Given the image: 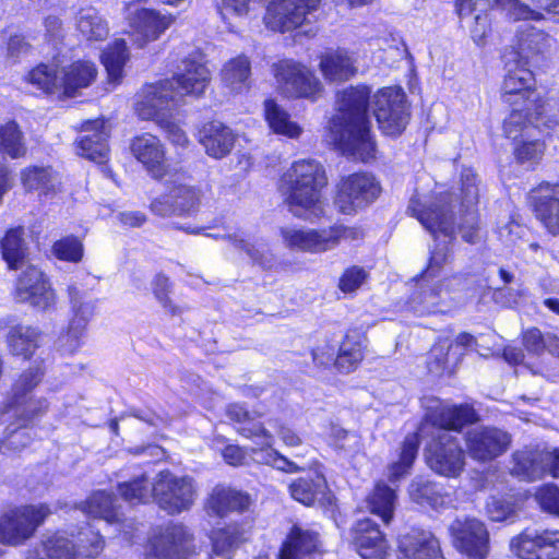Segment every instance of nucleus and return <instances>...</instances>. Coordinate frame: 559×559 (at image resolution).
<instances>
[{
    "instance_id": "nucleus-12",
    "label": "nucleus",
    "mask_w": 559,
    "mask_h": 559,
    "mask_svg": "<svg viewBox=\"0 0 559 559\" xmlns=\"http://www.w3.org/2000/svg\"><path fill=\"white\" fill-rule=\"evenodd\" d=\"M50 513L48 507L26 506L0 516V544L19 546L29 539Z\"/></svg>"
},
{
    "instance_id": "nucleus-25",
    "label": "nucleus",
    "mask_w": 559,
    "mask_h": 559,
    "mask_svg": "<svg viewBox=\"0 0 559 559\" xmlns=\"http://www.w3.org/2000/svg\"><path fill=\"white\" fill-rule=\"evenodd\" d=\"M109 127L102 119L86 121L76 139L79 154L90 160L102 164L106 162Z\"/></svg>"
},
{
    "instance_id": "nucleus-4",
    "label": "nucleus",
    "mask_w": 559,
    "mask_h": 559,
    "mask_svg": "<svg viewBox=\"0 0 559 559\" xmlns=\"http://www.w3.org/2000/svg\"><path fill=\"white\" fill-rule=\"evenodd\" d=\"M96 68L88 61H78L68 69H58L40 64L33 69L28 79L29 82L46 93L62 92L67 96H73L78 90L87 87L96 78Z\"/></svg>"
},
{
    "instance_id": "nucleus-18",
    "label": "nucleus",
    "mask_w": 559,
    "mask_h": 559,
    "mask_svg": "<svg viewBox=\"0 0 559 559\" xmlns=\"http://www.w3.org/2000/svg\"><path fill=\"white\" fill-rule=\"evenodd\" d=\"M139 97L135 104L138 116L142 120H154L156 123L166 121L169 111L179 105L174 83L169 80L145 86Z\"/></svg>"
},
{
    "instance_id": "nucleus-28",
    "label": "nucleus",
    "mask_w": 559,
    "mask_h": 559,
    "mask_svg": "<svg viewBox=\"0 0 559 559\" xmlns=\"http://www.w3.org/2000/svg\"><path fill=\"white\" fill-rule=\"evenodd\" d=\"M174 22L173 15L160 14L155 10L142 9L131 17L135 41L142 48L146 43L156 40Z\"/></svg>"
},
{
    "instance_id": "nucleus-54",
    "label": "nucleus",
    "mask_w": 559,
    "mask_h": 559,
    "mask_svg": "<svg viewBox=\"0 0 559 559\" xmlns=\"http://www.w3.org/2000/svg\"><path fill=\"white\" fill-rule=\"evenodd\" d=\"M173 199L178 215L191 214L200 205V191L189 186H178L173 189Z\"/></svg>"
},
{
    "instance_id": "nucleus-56",
    "label": "nucleus",
    "mask_w": 559,
    "mask_h": 559,
    "mask_svg": "<svg viewBox=\"0 0 559 559\" xmlns=\"http://www.w3.org/2000/svg\"><path fill=\"white\" fill-rule=\"evenodd\" d=\"M409 491L413 499L418 503L436 506L440 500V492L437 484L424 478L413 480Z\"/></svg>"
},
{
    "instance_id": "nucleus-3",
    "label": "nucleus",
    "mask_w": 559,
    "mask_h": 559,
    "mask_svg": "<svg viewBox=\"0 0 559 559\" xmlns=\"http://www.w3.org/2000/svg\"><path fill=\"white\" fill-rule=\"evenodd\" d=\"M430 420L444 431L429 445L427 463L441 476L457 477L464 469L465 456L460 442L448 430L460 431L477 421L478 415L468 404L441 406L430 415Z\"/></svg>"
},
{
    "instance_id": "nucleus-51",
    "label": "nucleus",
    "mask_w": 559,
    "mask_h": 559,
    "mask_svg": "<svg viewBox=\"0 0 559 559\" xmlns=\"http://www.w3.org/2000/svg\"><path fill=\"white\" fill-rule=\"evenodd\" d=\"M120 496L130 503H145L153 500V480L142 474L130 481L119 484Z\"/></svg>"
},
{
    "instance_id": "nucleus-16",
    "label": "nucleus",
    "mask_w": 559,
    "mask_h": 559,
    "mask_svg": "<svg viewBox=\"0 0 559 559\" xmlns=\"http://www.w3.org/2000/svg\"><path fill=\"white\" fill-rule=\"evenodd\" d=\"M467 454L475 461L489 462L503 454L511 444V435L491 426H478L464 435Z\"/></svg>"
},
{
    "instance_id": "nucleus-11",
    "label": "nucleus",
    "mask_w": 559,
    "mask_h": 559,
    "mask_svg": "<svg viewBox=\"0 0 559 559\" xmlns=\"http://www.w3.org/2000/svg\"><path fill=\"white\" fill-rule=\"evenodd\" d=\"M373 115L381 131L391 136L400 135L406 128L409 111L406 94L401 87L378 91L372 97Z\"/></svg>"
},
{
    "instance_id": "nucleus-24",
    "label": "nucleus",
    "mask_w": 559,
    "mask_h": 559,
    "mask_svg": "<svg viewBox=\"0 0 559 559\" xmlns=\"http://www.w3.org/2000/svg\"><path fill=\"white\" fill-rule=\"evenodd\" d=\"M536 218L552 235L559 234V185L543 182L531 191Z\"/></svg>"
},
{
    "instance_id": "nucleus-20",
    "label": "nucleus",
    "mask_w": 559,
    "mask_h": 559,
    "mask_svg": "<svg viewBox=\"0 0 559 559\" xmlns=\"http://www.w3.org/2000/svg\"><path fill=\"white\" fill-rule=\"evenodd\" d=\"M510 550L520 559H559V531L525 530L511 539Z\"/></svg>"
},
{
    "instance_id": "nucleus-63",
    "label": "nucleus",
    "mask_w": 559,
    "mask_h": 559,
    "mask_svg": "<svg viewBox=\"0 0 559 559\" xmlns=\"http://www.w3.org/2000/svg\"><path fill=\"white\" fill-rule=\"evenodd\" d=\"M23 425L12 430L8 429L5 439L2 441V448L7 450L21 451L31 442V433L25 429V421L21 419Z\"/></svg>"
},
{
    "instance_id": "nucleus-39",
    "label": "nucleus",
    "mask_w": 559,
    "mask_h": 559,
    "mask_svg": "<svg viewBox=\"0 0 559 559\" xmlns=\"http://www.w3.org/2000/svg\"><path fill=\"white\" fill-rule=\"evenodd\" d=\"M555 39L535 27H525L518 33V53L521 58L531 59L548 53Z\"/></svg>"
},
{
    "instance_id": "nucleus-6",
    "label": "nucleus",
    "mask_w": 559,
    "mask_h": 559,
    "mask_svg": "<svg viewBox=\"0 0 559 559\" xmlns=\"http://www.w3.org/2000/svg\"><path fill=\"white\" fill-rule=\"evenodd\" d=\"M104 546L103 536L86 528L80 532L76 545L64 536L55 534L29 550L26 559H75L76 557L92 559L103 551Z\"/></svg>"
},
{
    "instance_id": "nucleus-34",
    "label": "nucleus",
    "mask_w": 559,
    "mask_h": 559,
    "mask_svg": "<svg viewBox=\"0 0 559 559\" xmlns=\"http://www.w3.org/2000/svg\"><path fill=\"white\" fill-rule=\"evenodd\" d=\"M512 111L503 121L507 138L516 141L519 138H532L538 129V121L544 114V107L526 110L525 105L511 106Z\"/></svg>"
},
{
    "instance_id": "nucleus-64",
    "label": "nucleus",
    "mask_w": 559,
    "mask_h": 559,
    "mask_svg": "<svg viewBox=\"0 0 559 559\" xmlns=\"http://www.w3.org/2000/svg\"><path fill=\"white\" fill-rule=\"evenodd\" d=\"M366 277L367 273L362 267L352 266L341 276L338 287L344 293H352L361 286Z\"/></svg>"
},
{
    "instance_id": "nucleus-19",
    "label": "nucleus",
    "mask_w": 559,
    "mask_h": 559,
    "mask_svg": "<svg viewBox=\"0 0 559 559\" xmlns=\"http://www.w3.org/2000/svg\"><path fill=\"white\" fill-rule=\"evenodd\" d=\"M513 475L526 480H536L545 475L559 477V449L522 450L513 454Z\"/></svg>"
},
{
    "instance_id": "nucleus-44",
    "label": "nucleus",
    "mask_w": 559,
    "mask_h": 559,
    "mask_svg": "<svg viewBox=\"0 0 559 559\" xmlns=\"http://www.w3.org/2000/svg\"><path fill=\"white\" fill-rule=\"evenodd\" d=\"M21 180L26 190H35L43 194L53 192L59 182L52 168L45 166H31L23 169Z\"/></svg>"
},
{
    "instance_id": "nucleus-17",
    "label": "nucleus",
    "mask_w": 559,
    "mask_h": 559,
    "mask_svg": "<svg viewBox=\"0 0 559 559\" xmlns=\"http://www.w3.org/2000/svg\"><path fill=\"white\" fill-rule=\"evenodd\" d=\"M321 0H273L266 8L264 22L277 32H290L304 24L306 15L319 8Z\"/></svg>"
},
{
    "instance_id": "nucleus-1",
    "label": "nucleus",
    "mask_w": 559,
    "mask_h": 559,
    "mask_svg": "<svg viewBox=\"0 0 559 559\" xmlns=\"http://www.w3.org/2000/svg\"><path fill=\"white\" fill-rule=\"evenodd\" d=\"M370 90L352 86L337 97V112L331 119V138L343 154L361 162L376 157V142L370 133L368 104Z\"/></svg>"
},
{
    "instance_id": "nucleus-23",
    "label": "nucleus",
    "mask_w": 559,
    "mask_h": 559,
    "mask_svg": "<svg viewBox=\"0 0 559 559\" xmlns=\"http://www.w3.org/2000/svg\"><path fill=\"white\" fill-rule=\"evenodd\" d=\"M211 81V73L201 57H189L181 62L173 79L176 98L183 95L201 96Z\"/></svg>"
},
{
    "instance_id": "nucleus-47",
    "label": "nucleus",
    "mask_w": 559,
    "mask_h": 559,
    "mask_svg": "<svg viewBox=\"0 0 559 559\" xmlns=\"http://www.w3.org/2000/svg\"><path fill=\"white\" fill-rule=\"evenodd\" d=\"M82 511L94 519H102L107 524L119 521V512L114 497L105 491L93 493L83 504Z\"/></svg>"
},
{
    "instance_id": "nucleus-50",
    "label": "nucleus",
    "mask_w": 559,
    "mask_h": 559,
    "mask_svg": "<svg viewBox=\"0 0 559 559\" xmlns=\"http://www.w3.org/2000/svg\"><path fill=\"white\" fill-rule=\"evenodd\" d=\"M418 448V436L416 433L407 435L404 439L399 461L389 466L388 477L391 481L399 480L409 472L417 456Z\"/></svg>"
},
{
    "instance_id": "nucleus-55",
    "label": "nucleus",
    "mask_w": 559,
    "mask_h": 559,
    "mask_svg": "<svg viewBox=\"0 0 559 559\" xmlns=\"http://www.w3.org/2000/svg\"><path fill=\"white\" fill-rule=\"evenodd\" d=\"M152 289L155 298L164 309H166L173 316L181 313V309L174 305L169 297L171 292V284L166 275L162 273L156 274L152 282Z\"/></svg>"
},
{
    "instance_id": "nucleus-29",
    "label": "nucleus",
    "mask_w": 559,
    "mask_h": 559,
    "mask_svg": "<svg viewBox=\"0 0 559 559\" xmlns=\"http://www.w3.org/2000/svg\"><path fill=\"white\" fill-rule=\"evenodd\" d=\"M491 0H455V9L462 21L468 23L473 40L481 45L489 29L488 11Z\"/></svg>"
},
{
    "instance_id": "nucleus-26",
    "label": "nucleus",
    "mask_w": 559,
    "mask_h": 559,
    "mask_svg": "<svg viewBox=\"0 0 559 559\" xmlns=\"http://www.w3.org/2000/svg\"><path fill=\"white\" fill-rule=\"evenodd\" d=\"M397 559H443L439 540L431 532L413 530L399 539Z\"/></svg>"
},
{
    "instance_id": "nucleus-37",
    "label": "nucleus",
    "mask_w": 559,
    "mask_h": 559,
    "mask_svg": "<svg viewBox=\"0 0 559 559\" xmlns=\"http://www.w3.org/2000/svg\"><path fill=\"white\" fill-rule=\"evenodd\" d=\"M319 548L318 534L294 526L283 544L278 559H305Z\"/></svg>"
},
{
    "instance_id": "nucleus-52",
    "label": "nucleus",
    "mask_w": 559,
    "mask_h": 559,
    "mask_svg": "<svg viewBox=\"0 0 559 559\" xmlns=\"http://www.w3.org/2000/svg\"><path fill=\"white\" fill-rule=\"evenodd\" d=\"M212 552L210 559H230L234 549L240 542V535L236 528H224L212 534Z\"/></svg>"
},
{
    "instance_id": "nucleus-14",
    "label": "nucleus",
    "mask_w": 559,
    "mask_h": 559,
    "mask_svg": "<svg viewBox=\"0 0 559 559\" xmlns=\"http://www.w3.org/2000/svg\"><path fill=\"white\" fill-rule=\"evenodd\" d=\"M278 88L287 97L314 99L322 90L321 82L306 66L292 59L273 64Z\"/></svg>"
},
{
    "instance_id": "nucleus-38",
    "label": "nucleus",
    "mask_w": 559,
    "mask_h": 559,
    "mask_svg": "<svg viewBox=\"0 0 559 559\" xmlns=\"http://www.w3.org/2000/svg\"><path fill=\"white\" fill-rule=\"evenodd\" d=\"M320 70L331 82L347 81L356 73L355 60L345 50L326 52L321 57Z\"/></svg>"
},
{
    "instance_id": "nucleus-13",
    "label": "nucleus",
    "mask_w": 559,
    "mask_h": 559,
    "mask_svg": "<svg viewBox=\"0 0 559 559\" xmlns=\"http://www.w3.org/2000/svg\"><path fill=\"white\" fill-rule=\"evenodd\" d=\"M380 192V185L372 175L352 174L338 183L334 205L340 213L352 215L372 203Z\"/></svg>"
},
{
    "instance_id": "nucleus-22",
    "label": "nucleus",
    "mask_w": 559,
    "mask_h": 559,
    "mask_svg": "<svg viewBox=\"0 0 559 559\" xmlns=\"http://www.w3.org/2000/svg\"><path fill=\"white\" fill-rule=\"evenodd\" d=\"M455 547L468 558L485 559L489 549V534L476 519L455 520L450 526Z\"/></svg>"
},
{
    "instance_id": "nucleus-62",
    "label": "nucleus",
    "mask_w": 559,
    "mask_h": 559,
    "mask_svg": "<svg viewBox=\"0 0 559 559\" xmlns=\"http://www.w3.org/2000/svg\"><path fill=\"white\" fill-rule=\"evenodd\" d=\"M535 500L544 511L559 515V488L557 486L552 484L540 486L535 492Z\"/></svg>"
},
{
    "instance_id": "nucleus-5",
    "label": "nucleus",
    "mask_w": 559,
    "mask_h": 559,
    "mask_svg": "<svg viewBox=\"0 0 559 559\" xmlns=\"http://www.w3.org/2000/svg\"><path fill=\"white\" fill-rule=\"evenodd\" d=\"M195 499L197 486L190 476H179L164 469L153 479V501L169 515L190 510Z\"/></svg>"
},
{
    "instance_id": "nucleus-43",
    "label": "nucleus",
    "mask_w": 559,
    "mask_h": 559,
    "mask_svg": "<svg viewBox=\"0 0 559 559\" xmlns=\"http://www.w3.org/2000/svg\"><path fill=\"white\" fill-rule=\"evenodd\" d=\"M264 111L266 121L274 133L290 139H297L302 133V128L274 100L264 102Z\"/></svg>"
},
{
    "instance_id": "nucleus-61",
    "label": "nucleus",
    "mask_w": 559,
    "mask_h": 559,
    "mask_svg": "<svg viewBox=\"0 0 559 559\" xmlns=\"http://www.w3.org/2000/svg\"><path fill=\"white\" fill-rule=\"evenodd\" d=\"M238 432L248 438L257 440L261 445H273V435L251 416L243 425L239 426Z\"/></svg>"
},
{
    "instance_id": "nucleus-2",
    "label": "nucleus",
    "mask_w": 559,
    "mask_h": 559,
    "mask_svg": "<svg viewBox=\"0 0 559 559\" xmlns=\"http://www.w3.org/2000/svg\"><path fill=\"white\" fill-rule=\"evenodd\" d=\"M328 179L314 159H299L282 175L278 191L288 211L297 218L314 222L325 216L322 190Z\"/></svg>"
},
{
    "instance_id": "nucleus-35",
    "label": "nucleus",
    "mask_w": 559,
    "mask_h": 559,
    "mask_svg": "<svg viewBox=\"0 0 559 559\" xmlns=\"http://www.w3.org/2000/svg\"><path fill=\"white\" fill-rule=\"evenodd\" d=\"M493 1L495 4L506 11L507 15L513 21H539L545 17V13L559 14V0H533L535 8H531L520 0Z\"/></svg>"
},
{
    "instance_id": "nucleus-27",
    "label": "nucleus",
    "mask_w": 559,
    "mask_h": 559,
    "mask_svg": "<svg viewBox=\"0 0 559 559\" xmlns=\"http://www.w3.org/2000/svg\"><path fill=\"white\" fill-rule=\"evenodd\" d=\"M69 298L75 317L71 320L66 337L70 342V350H74L80 345V340L84 334L88 319L95 310V301L86 298V294L75 285L68 288Z\"/></svg>"
},
{
    "instance_id": "nucleus-45",
    "label": "nucleus",
    "mask_w": 559,
    "mask_h": 559,
    "mask_svg": "<svg viewBox=\"0 0 559 559\" xmlns=\"http://www.w3.org/2000/svg\"><path fill=\"white\" fill-rule=\"evenodd\" d=\"M24 228L16 227L10 229L1 241L3 259L10 269H19L26 266V245L23 238Z\"/></svg>"
},
{
    "instance_id": "nucleus-9",
    "label": "nucleus",
    "mask_w": 559,
    "mask_h": 559,
    "mask_svg": "<svg viewBox=\"0 0 559 559\" xmlns=\"http://www.w3.org/2000/svg\"><path fill=\"white\" fill-rule=\"evenodd\" d=\"M44 371L40 367L24 370L13 382L4 404V413H12L19 419L29 421L48 408L45 399H35L34 390L40 383Z\"/></svg>"
},
{
    "instance_id": "nucleus-40",
    "label": "nucleus",
    "mask_w": 559,
    "mask_h": 559,
    "mask_svg": "<svg viewBox=\"0 0 559 559\" xmlns=\"http://www.w3.org/2000/svg\"><path fill=\"white\" fill-rule=\"evenodd\" d=\"M366 337L360 332L349 331L340 346L334 366L342 372H350L364 358Z\"/></svg>"
},
{
    "instance_id": "nucleus-46",
    "label": "nucleus",
    "mask_w": 559,
    "mask_h": 559,
    "mask_svg": "<svg viewBox=\"0 0 559 559\" xmlns=\"http://www.w3.org/2000/svg\"><path fill=\"white\" fill-rule=\"evenodd\" d=\"M395 491L384 484H378L367 499L368 508L372 514L381 518L384 524L393 519L395 508Z\"/></svg>"
},
{
    "instance_id": "nucleus-32",
    "label": "nucleus",
    "mask_w": 559,
    "mask_h": 559,
    "mask_svg": "<svg viewBox=\"0 0 559 559\" xmlns=\"http://www.w3.org/2000/svg\"><path fill=\"white\" fill-rule=\"evenodd\" d=\"M251 502V497L246 492L216 486L207 498L205 508L210 514L223 518L230 512L247 511Z\"/></svg>"
},
{
    "instance_id": "nucleus-49",
    "label": "nucleus",
    "mask_w": 559,
    "mask_h": 559,
    "mask_svg": "<svg viewBox=\"0 0 559 559\" xmlns=\"http://www.w3.org/2000/svg\"><path fill=\"white\" fill-rule=\"evenodd\" d=\"M127 45L123 39H117L102 53V62L107 71L108 79L118 83L122 78L123 66L128 60Z\"/></svg>"
},
{
    "instance_id": "nucleus-53",
    "label": "nucleus",
    "mask_w": 559,
    "mask_h": 559,
    "mask_svg": "<svg viewBox=\"0 0 559 559\" xmlns=\"http://www.w3.org/2000/svg\"><path fill=\"white\" fill-rule=\"evenodd\" d=\"M0 151L12 158L25 155L26 147L23 142L22 132L15 122H9L0 128Z\"/></svg>"
},
{
    "instance_id": "nucleus-36",
    "label": "nucleus",
    "mask_w": 559,
    "mask_h": 559,
    "mask_svg": "<svg viewBox=\"0 0 559 559\" xmlns=\"http://www.w3.org/2000/svg\"><path fill=\"white\" fill-rule=\"evenodd\" d=\"M43 333L31 325L17 324L11 326L7 334V345L14 356L29 359L40 347Z\"/></svg>"
},
{
    "instance_id": "nucleus-41",
    "label": "nucleus",
    "mask_w": 559,
    "mask_h": 559,
    "mask_svg": "<svg viewBox=\"0 0 559 559\" xmlns=\"http://www.w3.org/2000/svg\"><path fill=\"white\" fill-rule=\"evenodd\" d=\"M223 83L233 92H241L250 86L251 61L246 55L229 59L222 68Z\"/></svg>"
},
{
    "instance_id": "nucleus-31",
    "label": "nucleus",
    "mask_w": 559,
    "mask_h": 559,
    "mask_svg": "<svg viewBox=\"0 0 559 559\" xmlns=\"http://www.w3.org/2000/svg\"><path fill=\"white\" fill-rule=\"evenodd\" d=\"M131 151L134 157L142 163L155 177L164 175L165 152L159 139L151 133H144L133 139Z\"/></svg>"
},
{
    "instance_id": "nucleus-7",
    "label": "nucleus",
    "mask_w": 559,
    "mask_h": 559,
    "mask_svg": "<svg viewBox=\"0 0 559 559\" xmlns=\"http://www.w3.org/2000/svg\"><path fill=\"white\" fill-rule=\"evenodd\" d=\"M286 247L309 253H323L335 249L343 239L356 238V229L344 225L328 228H293L282 229Z\"/></svg>"
},
{
    "instance_id": "nucleus-15",
    "label": "nucleus",
    "mask_w": 559,
    "mask_h": 559,
    "mask_svg": "<svg viewBox=\"0 0 559 559\" xmlns=\"http://www.w3.org/2000/svg\"><path fill=\"white\" fill-rule=\"evenodd\" d=\"M533 72L522 62L508 63L502 84L503 103L510 106L525 105L526 110L543 108L535 88Z\"/></svg>"
},
{
    "instance_id": "nucleus-58",
    "label": "nucleus",
    "mask_w": 559,
    "mask_h": 559,
    "mask_svg": "<svg viewBox=\"0 0 559 559\" xmlns=\"http://www.w3.org/2000/svg\"><path fill=\"white\" fill-rule=\"evenodd\" d=\"M52 249L60 260L79 262L83 257V245L75 237H66L56 241Z\"/></svg>"
},
{
    "instance_id": "nucleus-10",
    "label": "nucleus",
    "mask_w": 559,
    "mask_h": 559,
    "mask_svg": "<svg viewBox=\"0 0 559 559\" xmlns=\"http://www.w3.org/2000/svg\"><path fill=\"white\" fill-rule=\"evenodd\" d=\"M431 199L416 192L409 200L407 213L416 217L432 235L441 233L444 236H452L455 233V224L450 205L451 194L441 193L433 201Z\"/></svg>"
},
{
    "instance_id": "nucleus-60",
    "label": "nucleus",
    "mask_w": 559,
    "mask_h": 559,
    "mask_svg": "<svg viewBox=\"0 0 559 559\" xmlns=\"http://www.w3.org/2000/svg\"><path fill=\"white\" fill-rule=\"evenodd\" d=\"M461 181L462 206L465 209H472L478 202L479 197L477 175L472 169H463L461 175Z\"/></svg>"
},
{
    "instance_id": "nucleus-33",
    "label": "nucleus",
    "mask_w": 559,
    "mask_h": 559,
    "mask_svg": "<svg viewBox=\"0 0 559 559\" xmlns=\"http://www.w3.org/2000/svg\"><path fill=\"white\" fill-rule=\"evenodd\" d=\"M200 143L206 154L214 158L228 155L235 143L233 130L219 121H211L200 130Z\"/></svg>"
},
{
    "instance_id": "nucleus-30",
    "label": "nucleus",
    "mask_w": 559,
    "mask_h": 559,
    "mask_svg": "<svg viewBox=\"0 0 559 559\" xmlns=\"http://www.w3.org/2000/svg\"><path fill=\"white\" fill-rule=\"evenodd\" d=\"M354 546L362 559H382L386 542L377 524L369 519L359 520L354 528Z\"/></svg>"
},
{
    "instance_id": "nucleus-21",
    "label": "nucleus",
    "mask_w": 559,
    "mask_h": 559,
    "mask_svg": "<svg viewBox=\"0 0 559 559\" xmlns=\"http://www.w3.org/2000/svg\"><path fill=\"white\" fill-rule=\"evenodd\" d=\"M16 298L40 310L56 304V294L46 275L36 266L27 264L16 281Z\"/></svg>"
},
{
    "instance_id": "nucleus-48",
    "label": "nucleus",
    "mask_w": 559,
    "mask_h": 559,
    "mask_svg": "<svg viewBox=\"0 0 559 559\" xmlns=\"http://www.w3.org/2000/svg\"><path fill=\"white\" fill-rule=\"evenodd\" d=\"M76 27L87 40H104L108 36L107 23L94 8H84L79 11Z\"/></svg>"
},
{
    "instance_id": "nucleus-8",
    "label": "nucleus",
    "mask_w": 559,
    "mask_h": 559,
    "mask_svg": "<svg viewBox=\"0 0 559 559\" xmlns=\"http://www.w3.org/2000/svg\"><path fill=\"white\" fill-rule=\"evenodd\" d=\"M195 554L194 537L182 523L170 522L148 538L145 559H190Z\"/></svg>"
},
{
    "instance_id": "nucleus-42",
    "label": "nucleus",
    "mask_w": 559,
    "mask_h": 559,
    "mask_svg": "<svg viewBox=\"0 0 559 559\" xmlns=\"http://www.w3.org/2000/svg\"><path fill=\"white\" fill-rule=\"evenodd\" d=\"M328 485L324 476L320 473H313L307 477H300L289 486L292 497L310 506L325 496Z\"/></svg>"
},
{
    "instance_id": "nucleus-59",
    "label": "nucleus",
    "mask_w": 559,
    "mask_h": 559,
    "mask_svg": "<svg viewBox=\"0 0 559 559\" xmlns=\"http://www.w3.org/2000/svg\"><path fill=\"white\" fill-rule=\"evenodd\" d=\"M228 240L236 249L245 251L253 262L262 265L263 267L271 265L272 258L269 257L264 247H257L237 235H229Z\"/></svg>"
},
{
    "instance_id": "nucleus-57",
    "label": "nucleus",
    "mask_w": 559,
    "mask_h": 559,
    "mask_svg": "<svg viewBox=\"0 0 559 559\" xmlns=\"http://www.w3.org/2000/svg\"><path fill=\"white\" fill-rule=\"evenodd\" d=\"M516 159L524 163H537L544 154V143L535 138H524L521 143L514 147Z\"/></svg>"
}]
</instances>
